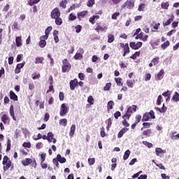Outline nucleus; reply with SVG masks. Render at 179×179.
Here are the masks:
<instances>
[{
	"label": "nucleus",
	"mask_w": 179,
	"mask_h": 179,
	"mask_svg": "<svg viewBox=\"0 0 179 179\" xmlns=\"http://www.w3.org/2000/svg\"><path fill=\"white\" fill-rule=\"evenodd\" d=\"M138 108V106L136 105H133L132 106H129L127 108V110L126 111V113L123 116L124 118H127V120H129L131 117V115L134 113H136V110Z\"/></svg>",
	"instance_id": "f257e3e1"
},
{
	"label": "nucleus",
	"mask_w": 179,
	"mask_h": 179,
	"mask_svg": "<svg viewBox=\"0 0 179 179\" xmlns=\"http://www.w3.org/2000/svg\"><path fill=\"white\" fill-rule=\"evenodd\" d=\"M62 72L64 73H65V72H69V71H71V63H69V62H68V59H64L62 61Z\"/></svg>",
	"instance_id": "f03ea898"
},
{
	"label": "nucleus",
	"mask_w": 179,
	"mask_h": 179,
	"mask_svg": "<svg viewBox=\"0 0 179 179\" xmlns=\"http://www.w3.org/2000/svg\"><path fill=\"white\" fill-rule=\"evenodd\" d=\"M61 16V12L59 11V8H55L51 12V17L52 19H55L57 17H59Z\"/></svg>",
	"instance_id": "7ed1b4c3"
},
{
	"label": "nucleus",
	"mask_w": 179,
	"mask_h": 179,
	"mask_svg": "<svg viewBox=\"0 0 179 179\" xmlns=\"http://www.w3.org/2000/svg\"><path fill=\"white\" fill-rule=\"evenodd\" d=\"M135 6V1L134 0L127 1L122 5V8H127V9H132Z\"/></svg>",
	"instance_id": "20e7f679"
},
{
	"label": "nucleus",
	"mask_w": 179,
	"mask_h": 179,
	"mask_svg": "<svg viewBox=\"0 0 179 179\" xmlns=\"http://www.w3.org/2000/svg\"><path fill=\"white\" fill-rule=\"evenodd\" d=\"M68 107H66V105H65V103H62L61 105V108H60V112H59V115H61V117H64L67 113H68Z\"/></svg>",
	"instance_id": "39448f33"
},
{
	"label": "nucleus",
	"mask_w": 179,
	"mask_h": 179,
	"mask_svg": "<svg viewBox=\"0 0 179 179\" xmlns=\"http://www.w3.org/2000/svg\"><path fill=\"white\" fill-rule=\"evenodd\" d=\"M71 90H73L78 86V79L71 80L69 83Z\"/></svg>",
	"instance_id": "423d86ee"
},
{
	"label": "nucleus",
	"mask_w": 179,
	"mask_h": 179,
	"mask_svg": "<svg viewBox=\"0 0 179 179\" xmlns=\"http://www.w3.org/2000/svg\"><path fill=\"white\" fill-rule=\"evenodd\" d=\"M26 64V62H22L20 64H17L16 66V68L15 69V73H20V69H22V68H23V66H24V64Z\"/></svg>",
	"instance_id": "0eeeda50"
},
{
	"label": "nucleus",
	"mask_w": 179,
	"mask_h": 179,
	"mask_svg": "<svg viewBox=\"0 0 179 179\" xmlns=\"http://www.w3.org/2000/svg\"><path fill=\"white\" fill-rule=\"evenodd\" d=\"M10 117H12L13 121H16V117H15V109H14V107H13V105H11L10 106Z\"/></svg>",
	"instance_id": "6e6552de"
},
{
	"label": "nucleus",
	"mask_w": 179,
	"mask_h": 179,
	"mask_svg": "<svg viewBox=\"0 0 179 179\" xmlns=\"http://www.w3.org/2000/svg\"><path fill=\"white\" fill-rule=\"evenodd\" d=\"M164 74V70L161 69L160 71L158 73L157 77H155L156 80H162L163 79V75Z\"/></svg>",
	"instance_id": "1a4fd4ad"
},
{
	"label": "nucleus",
	"mask_w": 179,
	"mask_h": 179,
	"mask_svg": "<svg viewBox=\"0 0 179 179\" xmlns=\"http://www.w3.org/2000/svg\"><path fill=\"white\" fill-rule=\"evenodd\" d=\"M76 129V125L72 124L71 128H70V132H69V136L72 138L73 135H75V131Z\"/></svg>",
	"instance_id": "9d476101"
},
{
	"label": "nucleus",
	"mask_w": 179,
	"mask_h": 179,
	"mask_svg": "<svg viewBox=\"0 0 179 179\" xmlns=\"http://www.w3.org/2000/svg\"><path fill=\"white\" fill-rule=\"evenodd\" d=\"M174 20V15H172L171 17L169 18L167 21H163V26L166 27V26H169Z\"/></svg>",
	"instance_id": "9b49d317"
},
{
	"label": "nucleus",
	"mask_w": 179,
	"mask_h": 179,
	"mask_svg": "<svg viewBox=\"0 0 179 179\" xmlns=\"http://www.w3.org/2000/svg\"><path fill=\"white\" fill-rule=\"evenodd\" d=\"M10 99L14 101H17V95L13 91H10Z\"/></svg>",
	"instance_id": "f8f14e48"
},
{
	"label": "nucleus",
	"mask_w": 179,
	"mask_h": 179,
	"mask_svg": "<svg viewBox=\"0 0 179 179\" xmlns=\"http://www.w3.org/2000/svg\"><path fill=\"white\" fill-rule=\"evenodd\" d=\"M15 43H16L17 47H22V37L17 36L15 38Z\"/></svg>",
	"instance_id": "ddd939ff"
},
{
	"label": "nucleus",
	"mask_w": 179,
	"mask_h": 179,
	"mask_svg": "<svg viewBox=\"0 0 179 179\" xmlns=\"http://www.w3.org/2000/svg\"><path fill=\"white\" fill-rule=\"evenodd\" d=\"M128 131V129L127 128H123L120 130V131L117 134V138H122L124 136V134Z\"/></svg>",
	"instance_id": "4468645a"
},
{
	"label": "nucleus",
	"mask_w": 179,
	"mask_h": 179,
	"mask_svg": "<svg viewBox=\"0 0 179 179\" xmlns=\"http://www.w3.org/2000/svg\"><path fill=\"white\" fill-rule=\"evenodd\" d=\"M155 153H156L157 156H159V155H161V153H166V150H162L160 148H157L155 149Z\"/></svg>",
	"instance_id": "2eb2a0df"
},
{
	"label": "nucleus",
	"mask_w": 179,
	"mask_h": 179,
	"mask_svg": "<svg viewBox=\"0 0 179 179\" xmlns=\"http://www.w3.org/2000/svg\"><path fill=\"white\" fill-rule=\"evenodd\" d=\"M106 124H108L106 127V129L109 130L110 128H111V125L113 124V120H111V118L108 119L106 121Z\"/></svg>",
	"instance_id": "dca6fc26"
},
{
	"label": "nucleus",
	"mask_w": 179,
	"mask_h": 179,
	"mask_svg": "<svg viewBox=\"0 0 179 179\" xmlns=\"http://www.w3.org/2000/svg\"><path fill=\"white\" fill-rule=\"evenodd\" d=\"M32 160L30 158H27L24 161H22L23 166H29V164H31Z\"/></svg>",
	"instance_id": "f3484780"
},
{
	"label": "nucleus",
	"mask_w": 179,
	"mask_h": 179,
	"mask_svg": "<svg viewBox=\"0 0 179 179\" xmlns=\"http://www.w3.org/2000/svg\"><path fill=\"white\" fill-rule=\"evenodd\" d=\"M43 61H44V57H37L35 59V64H43Z\"/></svg>",
	"instance_id": "a211bd4d"
},
{
	"label": "nucleus",
	"mask_w": 179,
	"mask_h": 179,
	"mask_svg": "<svg viewBox=\"0 0 179 179\" xmlns=\"http://www.w3.org/2000/svg\"><path fill=\"white\" fill-rule=\"evenodd\" d=\"M129 155H131V151L129 150H126L123 156V160H127L128 157H129Z\"/></svg>",
	"instance_id": "6ab92c4d"
},
{
	"label": "nucleus",
	"mask_w": 179,
	"mask_h": 179,
	"mask_svg": "<svg viewBox=\"0 0 179 179\" xmlns=\"http://www.w3.org/2000/svg\"><path fill=\"white\" fill-rule=\"evenodd\" d=\"M52 139H54V134L52 132L48 133V142H52Z\"/></svg>",
	"instance_id": "aec40b11"
},
{
	"label": "nucleus",
	"mask_w": 179,
	"mask_h": 179,
	"mask_svg": "<svg viewBox=\"0 0 179 179\" xmlns=\"http://www.w3.org/2000/svg\"><path fill=\"white\" fill-rule=\"evenodd\" d=\"M38 45H39V47H41V48H44V47H45V45H47V41H45L44 40H40V41L38 43Z\"/></svg>",
	"instance_id": "412c9836"
},
{
	"label": "nucleus",
	"mask_w": 179,
	"mask_h": 179,
	"mask_svg": "<svg viewBox=\"0 0 179 179\" xmlns=\"http://www.w3.org/2000/svg\"><path fill=\"white\" fill-rule=\"evenodd\" d=\"M55 19V24H57V26H61V24H62V19L59 17H57Z\"/></svg>",
	"instance_id": "4be33fe9"
},
{
	"label": "nucleus",
	"mask_w": 179,
	"mask_h": 179,
	"mask_svg": "<svg viewBox=\"0 0 179 179\" xmlns=\"http://www.w3.org/2000/svg\"><path fill=\"white\" fill-rule=\"evenodd\" d=\"M149 113H145L143 116V118L141 120V121L143 122H145V121H149Z\"/></svg>",
	"instance_id": "5701e85b"
},
{
	"label": "nucleus",
	"mask_w": 179,
	"mask_h": 179,
	"mask_svg": "<svg viewBox=\"0 0 179 179\" xmlns=\"http://www.w3.org/2000/svg\"><path fill=\"white\" fill-rule=\"evenodd\" d=\"M87 15V11H82L80 13H78V17L80 19V17H85Z\"/></svg>",
	"instance_id": "b1692460"
},
{
	"label": "nucleus",
	"mask_w": 179,
	"mask_h": 179,
	"mask_svg": "<svg viewBox=\"0 0 179 179\" xmlns=\"http://www.w3.org/2000/svg\"><path fill=\"white\" fill-rule=\"evenodd\" d=\"M172 100H173V101H179V94L178 92H176L175 94L173 96Z\"/></svg>",
	"instance_id": "393cba45"
},
{
	"label": "nucleus",
	"mask_w": 179,
	"mask_h": 179,
	"mask_svg": "<svg viewBox=\"0 0 179 179\" xmlns=\"http://www.w3.org/2000/svg\"><path fill=\"white\" fill-rule=\"evenodd\" d=\"M169 6H170L169 2H163L161 4V7L162 9H169Z\"/></svg>",
	"instance_id": "a878e982"
},
{
	"label": "nucleus",
	"mask_w": 179,
	"mask_h": 179,
	"mask_svg": "<svg viewBox=\"0 0 179 179\" xmlns=\"http://www.w3.org/2000/svg\"><path fill=\"white\" fill-rule=\"evenodd\" d=\"M67 124H68V120L66 119H61L59 120V124L63 125V127H66Z\"/></svg>",
	"instance_id": "bb28decb"
},
{
	"label": "nucleus",
	"mask_w": 179,
	"mask_h": 179,
	"mask_svg": "<svg viewBox=\"0 0 179 179\" xmlns=\"http://www.w3.org/2000/svg\"><path fill=\"white\" fill-rule=\"evenodd\" d=\"M143 134V135H145V136H150V135H152V130L151 129L144 130Z\"/></svg>",
	"instance_id": "cd10ccee"
},
{
	"label": "nucleus",
	"mask_w": 179,
	"mask_h": 179,
	"mask_svg": "<svg viewBox=\"0 0 179 179\" xmlns=\"http://www.w3.org/2000/svg\"><path fill=\"white\" fill-rule=\"evenodd\" d=\"M66 3H68V1L66 0H62L60 3H59V6H61L62 8H63V9H65V8H66Z\"/></svg>",
	"instance_id": "c85d7f7f"
},
{
	"label": "nucleus",
	"mask_w": 179,
	"mask_h": 179,
	"mask_svg": "<svg viewBox=\"0 0 179 179\" xmlns=\"http://www.w3.org/2000/svg\"><path fill=\"white\" fill-rule=\"evenodd\" d=\"M6 165V166H3L4 171H7V170H9V169H10V166H12V162L10 161H8V162Z\"/></svg>",
	"instance_id": "c756f323"
},
{
	"label": "nucleus",
	"mask_w": 179,
	"mask_h": 179,
	"mask_svg": "<svg viewBox=\"0 0 179 179\" xmlns=\"http://www.w3.org/2000/svg\"><path fill=\"white\" fill-rule=\"evenodd\" d=\"M170 45V42L169 41H166L165 43H164L161 47L163 50H166L169 46Z\"/></svg>",
	"instance_id": "7c9ffc66"
},
{
	"label": "nucleus",
	"mask_w": 179,
	"mask_h": 179,
	"mask_svg": "<svg viewBox=\"0 0 179 179\" xmlns=\"http://www.w3.org/2000/svg\"><path fill=\"white\" fill-rule=\"evenodd\" d=\"M82 58H83L82 53L77 52L74 56L75 59H82Z\"/></svg>",
	"instance_id": "2f4dec72"
},
{
	"label": "nucleus",
	"mask_w": 179,
	"mask_h": 179,
	"mask_svg": "<svg viewBox=\"0 0 179 179\" xmlns=\"http://www.w3.org/2000/svg\"><path fill=\"white\" fill-rule=\"evenodd\" d=\"M113 107H114V101H110L108 103V110H113Z\"/></svg>",
	"instance_id": "473e14b6"
},
{
	"label": "nucleus",
	"mask_w": 179,
	"mask_h": 179,
	"mask_svg": "<svg viewBox=\"0 0 179 179\" xmlns=\"http://www.w3.org/2000/svg\"><path fill=\"white\" fill-rule=\"evenodd\" d=\"M8 120H9V117L6 115H3L1 117L2 122H3V124H6V121H8Z\"/></svg>",
	"instance_id": "72a5a7b5"
},
{
	"label": "nucleus",
	"mask_w": 179,
	"mask_h": 179,
	"mask_svg": "<svg viewBox=\"0 0 179 179\" xmlns=\"http://www.w3.org/2000/svg\"><path fill=\"white\" fill-rule=\"evenodd\" d=\"M113 41H114V35H108V43H113Z\"/></svg>",
	"instance_id": "f704fd0d"
},
{
	"label": "nucleus",
	"mask_w": 179,
	"mask_h": 179,
	"mask_svg": "<svg viewBox=\"0 0 179 179\" xmlns=\"http://www.w3.org/2000/svg\"><path fill=\"white\" fill-rule=\"evenodd\" d=\"M124 52L129 54V45L128 43H125V46L124 48Z\"/></svg>",
	"instance_id": "c9c22d12"
},
{
	"label": "nucleus",
	"mask_w": 179,
	"mask_h": 179,
	"mask_svg": "<svg viewBox=\"0 0 179 179\" xmlns=\"http://www.w3.org/2000/svg\"><path fill=\"white\" fill-rule=\"evenodd\" d=\"M88 163L90 166H93L96 163V159L94 158H89Z\"/></svg>",
	"instance_id": "e433bc0d"
},
{
	"label": "nucleus",
	"mask_w": 179,
	"mask_h": 179,
	"mask_svg": "<svg viewBox=\"0 0 179 179\" xmlns=\"http://www.w3.org/2000/svg\"><path fill=\"white\" fill-rule=\"evenodd\" d=\"M110 87H111V83H108L103 87V90H105V92H107L110 90Z\"/></svg>",
	"instance_id": "4c0bfd02"
},
{
	"label": "nucleus",
	"mask_w": 179,
	"mask_h": 179,
	"mask_svg": "<svg viewBox=\"0 0 179 179\" xmlns=\"http://www.w3.org/2000/svg\"><path fill=\"white\" fill-rule=\"evenodd\" d=\"M115 80L117 85V86H122V79L121 78H115Z\"/></svg>",
	"instance_id": "58836bf2"
},
{
	"label": "nucleus",
	"mask_w": 179,
	"mask_h": 179,
	"mask_svg": "<svg viewBox=\"0 0 179 179\" xmlns=\"http://www.w3.org/2000/svg\"><path fill=\"white\" fill-rule=\"evenodd\" d=\"M127 85L128 87H134V82H132V80H127Z\"/></svg>",
	"instance_id": "ea45409f"
},
{
	"label": "nucleus",
	"mask_w": 179,
	"mask_h": 179,
	"mask_svg": "<svg viewBox=\"0 0 179 179\" xmlns=\"http://www.w3.org/2000/svg\"><path fill=\"white\" fill-rule=\"evenodd\" d=\"M51 30H52V27H48L45 31V34L49 36Z\"/></svg>",
	"instance_id": "a19ab883"
},
{
	"label": "nucleus",
	"mask_w": 179,
	"mask_h": 179,
	"mask_svg": "<svg viewBox=\"0 0 179 179\" xmlns=\"http://www.w3.org/2000/svg\"><path fill=\"white\" fill-rule=\"evenodd\" d=\"M159 57H155L154 59H152L151 62H152V64L154 65H157L159 64Z\"/></svg>",
	"instance_id": "79ce46f5"
},
{
	"label": "nucleus",
	"mask_w": 179,
	"mask_h": 179,
	"mask_svg": "<svg viewBox=\"0 0 179 179\" xmlns=\"http://www.w3.org/2000/svg\"><path fill=\"white\" fill-rule=\"evenodd\" d=\"M141 120H142V116H141V115H138L136 116V124H139V122H141Z\"/></svg>",
	"instance_id": "37998d69"
},
{
	"label": "nucleus",
	"mask_w": 179,
	"mask_h": 179,
	"mask_svg": "<svg viewBox=\"0 0 179 179\" xmlns=\"http://www.w3.org/2000/svg\"><path fill=\"white\" fill-rule=\"evenodd\" d=\"M148 115H150V118L152 120H155L156 118V116L155 115V112L153 110H150L148 113Z\"/></svg>",
	"instance_id": "c03bdc74"
},
{
	"label": "nucleus",
	"mask_w": 179,
	"mask_h": 179,
	"mask_svg": "<svg viewBox=\"0 0 179 179\" xmlns=\"http://www.w3.org/2000/svg\"><path fill=\"white\" fill-rule=\"evenodd\" d=\"M155 166H157V167H159L160 170H166V168L164 167V166H163V164L155 163Z\"/></svg>",
	"instance_id": "a18cd8bd"
},
{
	"label": "nucleus",
	"mask_w": 179,
	"mask_h": 179,
	"mask_svg": "<svg viewBox=\"0 0 179 179\" xmlns=\"http://www.w3.org/2000/svg\"><path fill=\"white\" fill-rule=\"evenodd\" d=\"M130 48H132V50H137L136 49V43L135 42H131L129 43Z\"/></svg>",
	"instance_id": "49530a36"
},
{
	"label": "nucleus",
	"mask_w": 179,
	"mask_h": 179,
	"mask_svg": "<svg viewBox=\"0 0 179 179\" xmlns=\"http://www.w3.org/2000/svg\"><path fill=\"white\" fill-rule=\"evenodd\" d=\"M22 59H23V55H22V54L18 55L16 58V62H20V61H22Z\"/></svg>",
	"instance_id": "de8ad7c7"
},
{
	"label": "nucleus",
	"mask_w": 179,
	"mask_h": 179,
	"mask_svg": "<svg viewBox=\"0 0 179 179\" xmlns=\"http://www.w3.org/2000/svg\"><path fill=\"white\" fill-rule=\"evenodd\" d=\"M9 160V157H8V156H4L3 159V166H5V164H7V163H8L9 162H8Z\"/></svg>",
	"instance_id": "09e8293b"
},
{
	"label": "nucleus",
	"mask_w": 179,
	"mask_h": 179,
	"mask_svg": "<svg viewBox=\"0 0 179 179\" xmlns=\"http://www.w3.org/2000/svg\"><path fill=\"white\" fill-rule=\"evenodd\" d=\"M118 16H120V13H113V15H112V19L113 20H117V17H118Z\"/></svg>",
	"instance_id": "8fccbe9b"
},
{
	"label": "nucleus",
	"mask_w": 179,
	"mask_h": 179,
	"mask_svg": "<svg viewBox=\"0 0 179 179\" xmlns=\"http://www.w3.org/2000/svg\"><path fill=\"white\" fill-rule=\"evenodd\" d=\"M144 9H145V4L142 3V4H140V5L138 6V10L139 12L143 11Z\"/></svg>",
	"instance_id": "3c124183"
},
{
	"label": "nucleus",
	"mask_w": 179,
	"mask_h": 179,
	"mask_svg": "<svg viewBox=\"0 0 179 179\" xmlns=\"http://www.w3.org/2000/svg\"><path fill=\"white\" fill-rule=\"evenodd\" d=\"M87 5L90 8H92V6H93L94 5V0H89Z\"/></svg>",
	"instance_id": "603ef678"
},
{
	"label": "nucleus",
	"mask_w": 179,
	"mask_h": 179,
	"mask_svg": "<svg viewBox=\"0 0 179 179\" xmlns=\"http://www.w3.org/2000/svg\"><path fill=\"white\" fill-rule=\"evenodd\" d=\"M10 150V139H8L7 141V148H6V152H9Z\"/></svg>",
	"instance_id": "864d4df0"
},
{
	"label": "nucleus",
	"mask_w": 179,
	"mask_h": 179,
	"mask_svg": "<svg viewBox=\"0 0 179 179\" xmlns=\"http://www.w3.org/2000/svg\"><path fill=\"white\" fill-rule=\"evenodd\" d=\"M81 31H82V26L77 25L76 27V33H80Z\"/></svg>",
	"instance_id": "5fc2aeb1"
},
{
	"label": "nucleus",
	"mask_w": 179,
	"mask_h": 179,
	"mask_svg": "<svg viewBox=\"0 0 179 179\" xmlns=\"http://www.w3.org/2000/svg\"><path fill=\"white\" fill-rule=\"evenodd\" d=\"M114 117L116 120H118L119 117H121V112L120 111H117L114 114Z\"/></svg>",
	"instance_id": "6e6d98bb"
},
{
	"label": "nucleus",
	"mask_w": 179,
	"mask_h": 179,
	"mask_svg": "<svg viewBox=\"0 0 179 179\" xmlns=\"http://www.w3.org/2000/svg\"><path fill=\"white\" fill-rule=\"evenodd\" d=\"M162 99H163V97L162 96V95H159L157 101V106H160V104H162Z\"/></svg>",
	"instance_id": "4d7b16f0"
},
{
	"label": "nucleus",
	"mask_w": 179,
	"mask_h": 179,
	"mask_svg": "<svg viewBox=\"0 0 179 179\" xmlns=\"http://www.w3.org/2000/svg\"><path fill=\"white\" fill-rule=\"evenodd\" d=\"M69 20L73 21V20H76V17L75 15L71 13L69 15Z\"/></svg>",
	"instance_id": "13d9d810"
},
{
	"label": "nucleus",
	"mask_w": 179,
	"mask_h": 179,
	"mask_svg": "<svg viewBox=\"0 0 179 179\" xmlns=\"http://www.w3.org/2000/svg\"><path fill=\"white\" fill-rule=\"evenodd\" d=\"M41 163H44V162H45V153L41 154Z\"/></svg>",
	"instance_id": "bf43d9fd"
},
{
	"label": "nucleus",
	"mask_w": 179,
	"mask_h": 179,
	"mask_svg": "<svg viewBox=\"0 0 179 179\" xmlns=\"http://www.w3.org/2000/svg\"><path fill=\"white\" fill-rule=\"evenodd\" d=\"M52 162L53 164H55L56 167H59V163L58 162V160L57 159L54 158Z\"/></svg>",
	"instance_id": "052dcab7"
},
{
	"label": "nucleus",
	"mask_w": 179,
	"mask_h": 179,
	"mask_svg": "<svg viewBox=\"0 0 179 179\" xmlns=\"http://www.w3.org/2000/svg\"><path fill=\"white\" fill-rule=\"evenodd\" d=\"M41 167L43 169H45L48 167V164L44 163V162H41Z\"/></svg>",
	"instance_id": "680f3d73"
},
{
	"label": "nucleus",
	"mask_w": 179,
	"mask_h": 179,
	"mask_svg": "<svg viewBox=\"0 0 179 179\" xmlns=\"http://www.w3.org/2000/svg\"><path fill=\"white\" fill-rule=\"evenodd\" d=\"M101 136L104 138L106 136V131H104V127H101Z\"/></svg>",
	"instance_id": "e2e57ef3"
},
{
	"label": "nucleus",
	"mask_w": 179,
	"mask_h": 179,
	"mask_svg": "<svg viewBox=\"0 0 179 179\" xmlns=\"http://www.w3.org/2000/svg\"><path fill=\"white\" fill-rule=\"evenodd\" d=\"M95 30L96 31H104V28H103L101 26L99 25Z\"/></svg>",
	"instance_id": "0e129e2a"
},
{
	"label": "nucleus",
	"mask_w": 179,
	"mask_h": 179,
	"mask_svg": "<svg viewBox=\"0 0 179 179\" xmlns=\"http://www.w3.org/2000/svg\"><path fill=\"white\" fill-rule=\"evenodd\" d=\"M171 138L173 141H177V139H179V134L175 136H171Z\"/></svg>",
	"instance_id": "69168bd1"
},
{
	"label": "nucleus",
	"mask_w": 179,
	"mask_h": 179,
	"mask_svg": "<svg viewBox=\"0 0 179 179\" xmlns=\"http://www.w3.org/2000/svg\"><path fill=\"white\" fill-rule=\"evenodd\" d=\"M48 34H45V35H43V36H41L40 37V40H44V41H45V40H47L48 38Z\"/></svg>",
	"instance_id": "338daca9"
},
{
	"label": "nucleus",
	"mask_w": 179,
	"mask_h": 179,
	"mask_svg": "<svg viewBox=\"0 0 179 179\" xmlns=\"http://www.w3.org/2000/svg\"><path fill=\"white\" fill-rule=\"evenodd\" d=\"M87 101L90 104H93V96H90L87 99Z\"/></svg>",
	"instance_id": "774afa93"
}]
</instances>
